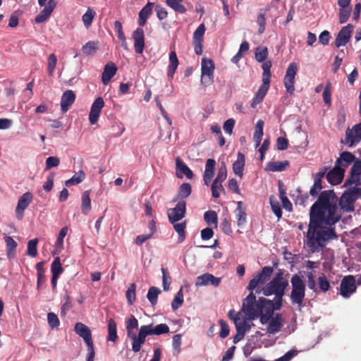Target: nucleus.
<instances>
[{
    "mask_svg": "<svg viewBox=\"0 0 361 361\" xmlns=\"http://www.w3.org/2000/svg\"><path fill=\"white\" fill-rule=\"evenodd\" d=\"M361 198V188L351 187L338 199L334 190L322 191L310 209L306 245L313 252L338 238L335 224L345 212L355 210V202Z\"/></svg>",
    "mask_w": 361,
    "mask_h": 361,
    "instance_id": "nucleus-1",
    "label": "nucleus"
},
{
    "mask_svg": "<svg viewBox=\"0 0 361 361\" xmlns=\"http://www.w3.org/2000/svg\"><path fill=\"white\" fill-rule=\"evenodd\" d=\"M273 301L265 298L256 300L253 293H250L243 301L242 311L251 320L259 318L260 323L265 324L274 315Z\"/></svg>",
    "mask_w": 361,
    "mask_h": 361,
    "instance_id": "nucleus-2",
    "label": "nucleus"
},
{
    "mask_svg": "<svg viewBox=\"0 0 361 361\" xmlns=\"http://www.w3.org/2000/svg\"><path fill=\"white\" fill-rule=\"evenodd\" d=\"M288 286V279L284 277L282 271L279 270L272 280L262 288V292L265 296L271 295H275V296L284 295L285 290Z\"/></svg>",
    "mask_w": 361,
    "mask_h": 361,
    "instance_id": "nucleus-3",
    "label": "nucleus"
},
{
    "mask_svg": "<svg viewBox=\"0 0 361 361\" xmlns=\"http://www.w3.org/2000/svg\"><path fill=\"white\" fill-rule=\"evenodd\" d=\"M272 63L271 61H264L262 64V84L257 90L255 97L251 102V107L255 108L257 104H260L266 96L270 86L271 82V68Z\"/></svg>",
    "mask_w": 361,
    "mask_h": 361,
    "instance_id": "nucleus-4",
    "label": "nucleus"
},
{
    "mask_svg": "<svg viewBox=\"0 0 361 361\" xmlns=\"http://www.w3.org/2000/svg\"><path fill=\"white\" fill-rule=\"evenodd\" d=\"M292 291L290 300L292 304L302 306L305 296V284L303 280L298 274H294L290 280Z\"/></svg>",
    "mask_w": 361,
    "mask_h": 361,
    "instance_id": "nucleus-5",
    "label": "nucleus"
},
{
    "mask_svg": "<svg viewBox=\"0 0 361 361\" xmlns=\"http://www.w3.org/2000/svg\"><path fill=\"white\" fill-rule=\"evenodd\" d=\"M274 269L271 267H264L261 272L250 281L247 289L250 293H252L257 287L264 286L269 279Z\"/></svg>",
    "mask_w": 361,
    "mask_h": 361,
    "instance_id": "nucleus-6",
    "label": "nucleus"
},
{
    "mask_svg": "<svg viewBox=\"0 0 361 361\" xmlns=\"http://www.w3.org/2000/svg\"><path fill=\"white\" fill-rule=\"evenodd\" d=\"M361 140V122L355 125L352 129L347 128L345 131V137L341 142L348 145V147H353Z\"/></svg>",
    "mask_w": 361,
    "mask_h": 361,
    "instance_id": "nucleus-7",
    "label": "nucleus"
},
{
    "mask_svg": "<svg viewBox=\"0 0 361 361\" xmlns=\"http://www.w3.org/2000/svg\"><path fill=\"white\" fill-rule=\"evenodd\" d=\"M355 278L353 275L344 276L340 285V294L345 298H349L356 291Z\"/></svg>",
    "mask_w": 361,
    "mask_h": 361,
    "instance_id": "nucleus-8",
    "label": "nucleus"
},
{
    "mask_svg": "<svg viewBox=\"0 0 361 361\" xmlns=\"http://www.w3.org/2000/svg\"><path fill=\"white\" fill-rule=\"evenodd\" d=\"M298 72V66L295 62L290 63L286 72L283 79V82L286 91L290 94H292L295 91V77Z\"/></svg>",
    "mask_w": 361,
    "mask_h": 361,
    "instance_id": "nucleus-9",
    "label": "nucleus"
},
{
    "mask_svg": "<svg viewBox=\"0 0 361 361\" xmlns=\"http://www.w3.org/2000/svg\"><path fill=\"white\" fill-rule=\"evenodd\" d=\"M186 214V202L184 200L179 201L176 207L168 210V218L170 223L178 222L183 219Z\"/></svg>",
    "mask_w": 361,
    "mask_h": 361,
    "instance_id": "nucleus-10",
    "label": "nucleus"
},
{
    "mask_svg": "<svg viewBox=\"0 0 361 361\" xmlns=\"http://www.w3.org/2000/svg\"><path fill=\"white\" fill-rule=\"evenodd\" d=\"M214 64L211 59H202L201 63V81L204 84L213 81Z\"/></svg>",
    "mask_w": 361,
    "mask_h": 361,
    "instance_id": "nucleus-11",
    "label": "nucleus"
},
{
    "mask_svg": "<svg viewBox=\"0 0 361 361\" xmlns=\"http://www.w3.org/2000/svg\"><path fill=\"white\" fill-rule=\"evenodd\" d=\"M353 28L354 27L351 24H348L341 28L334 42L336 47L345 46L349 42Z\"/></svg>",
    "mask_w": 361,
    "mask_h": 361,
    "instance_id": "nucleus-12",
    "label": "nucleus"
},
{
    "mask_svg": "<svg viewBox=\"0 0 361 361\" xmlns=\"http://www.w3.org/2000/svg\"><path fill=\"white\" fill-rule=\"evenodd\" d=\"M361 176V159H355L350 170L349 177L345 180L343 186L348 187L352 185V183L359 181Z\"/></svg>",
    "mask_w": 361,
    "mask_h": 361,
    "instance_id": "nucleus-13",
    "label": "nucleus"
},
{
    "mask_svg": "<svg viewBox=\"0 0 361 361\" xmlns=\"http://www.w3.org/2000/svg\"><path fill=\"white\" fill-rule=\"evenodd\" d=\"M221 279L216 277L212 274L206 273L197 277L195 281V286H204L212 285L215 287L219 286Z\"/></svg>",
    "mask_w": 361,
    "mask_h": 361,
    "instance_id": "nucleus-14",
    "label": "nucleus"
},
{
    "mask_svg": "<svg viewBox=\"0 0 361 361\" xmlns=\"http://www.w3.org/2000/svg\"><path fill=\"white\" fill-rule=\"evenodd\" d=\"M104 106V102L102 97H97L91 106L89 114V120L91 124H95L99 119L100 112Z\"/></svg>",
    "mask_w": 361,
    "mask_h": 361,
    "instance_id": "nucleus-15",
    "label": "nucleus"
},
{
    "mask_svg": "<svg viewBox=\"0 0 361 361\" xmlns=\"http://www.w3.org/2000/svg\"><path fill=\"white\" fill-rule=\"evenodd\" d=\"M146 325L141 326L139 329L138 334L135 337L134 341L132 342V350L137 353L141 350L142 345L145 343L146 337L150 336Z\"/></svg>",
    "mask_w": 361,
    "mask_h": 361,
    "instance_id": "nucleus-16",
    "label": "nucleus"
},
{
    "mask_svg": "<svg viewBox=\"0 0 361 361\" xmlns=\"http://www.w3.org/2000/svg\"><path fill=\"white\" fill-rule=\"evenodd\" d=\"M344 174L345 169L335 165V166L326 174V179L331 185H338L343 181Z\"/></svg>",
    "mask_w": 361,
    "mask_h": 361,
    "instance_id": "nucleus-17",
    "label": "nucleus"
},
{
    "mask_svg": "<svg viewBox=\"0 0 361 361\" xmlns=\"http://www.w3.org/2000/svg\"><path fill=\"white\" fill-rule=\"evenodd\" d=\"M134 40L135 51L137 54H142L145 48V34L142 27L137 28L132 35Z\"/></svg>",
    "mask_w": 361,
    "mask_h": 361,
    "instance_id": "nucleus-18",
    "label": "nucleus"
},
{
    "mask_svg": "<svg viewBox=\"0 0 361 361\" xmlns=\"http://www.w3.org/2000/svg\"><path fill=\"white\" fill-rule=\"evenodd\" d=\"M56 6V1L55 0H49L47 5L35 18V22L36 23L45 22L49 18Z\"/></svg>",
    "mask_w": 361,
    "mask_h": 361,
    "instance_id": "nucleus-19",
    "label": "nucleus"
},
{
    "mask_svg": "<svg viewBox=\"0 0 361 361\" xmlns=\"http://www.w3.org/2000/svg\"><path fill=\"white\" fill-rule=\"evenodd\" d=\"M74 330L78 335L84 339L87 345L93 343L91 331L88 326L81 322H78L75 325Z\"/></svg>",
    "mask_w": 361,
    "mask_h": 361,
    "instance_id": "nucleus-20",
    "label": "nucleus"
},
{
    "mask_svg": "<svg viewBox=\"0 0 361 361\" xmlns=\"http://www.w3.org/2000/svg\"><path fill=\"white\" fill-rule=\"evenodd\" d=\"M267 326V332L271 334H275L281 331L283 326V318L281 314L277 313L269 321Z\"/></svg>",
    "mask_w": 361,
    "mask_h": 361,
    "instance_id": "nucleus-21",
    "label": "nucleus"
},
{
    "mask_svg": "<svg viewBox=\"0 0 361 361\" xmlns=\"http://www.w3.org/2000/svg\"><path fill=\"white\" fill-rule=\"evenodd\" d=\"M355 159H357L353 153L345 151L340 154V157L336 161V166H338L345 169V168L353 164Z\"/></svg>",
    "mask_w": 361,
    "mask_h": 361,
    "instance_id": "nucleus-22",
    "label": "nucleus"
},
{
    "mask_svg": "<svg viewBox=\"0 0 361 361\" xmlns=\"http://www.w3.org/2000/svg\"><path fill=\"white\" fill-rule=\"evenodd\" d=\"M75 100V94L72 90H66L65 91L61 97V111L65 113L66 112L71 105L74 103Z\"/></svg>",
    "mask_w": 361,
    "mask_h": 361,
    "instance_id": "nucleus-23",
    "label": "nucleus"
},
{
    "mask_svg": "<svg viewBox=\"0 0 361 361\" xmlns=\"http://www.w3.org/2000/svg\"><path fill=\"white\" fill-rule=\"evenodd\" d=\"M216 161L214 159H208L206 161L205 170L203 175L204 183L209 185L214 175Z\"/></svg>",
    "mask_w": 361,
    "mask_h": 361,
    "instance_id": "nucleus-24",
    "label": "nucleus"
},
{
    "mask_svg": "<svg viewBox=\"0 0 361 361\" xmlns=\"http://www.w3.org/2000/svg\"><path fill=\"white\" fill-rule=\"evenodd\" d=\"M117 71V67L113 62L107 63L104 69V72L102 75V80L104 85H106L111 80V79L116 75Z\"/></svg>",
    "mask_w": 361,
    "mask_h": 361,
    "instance_id": "nucleus-25",
    "label": "nucleus"
},
{
    "mask_svg": "<svg viewBox=\"0 0 361 361\" xmlns=\"http://www.w3.org/2000/svg\"><path fill=\"white\" fill-rule=\"evenodd\" d=\"M176 176L178 178H183V175L191 179L193 177V173L190 168L181 160L180 157L176 159Z\"/></svg>",
    "mask_w": 361,
    "mask_h": 361,
    "instance_id": "nucleus-26",
    "label": "nucleus"
},
{
    "mask_svg": "<svg viewBox=\"0 0 361 361\" xmlns=\"http://www.w3.org/2000/svg\"><path fill=\"white\" fill-rule=\"evenodd\" d=\"M154 3L148 2L139 12L138 23L140 27L145 25L148 18L152 13Z\"/></svg>",
    "mask_w": 361,
    "mask_h": 361,
    "instance_id": "nucleus-27",
    "label": "nucleus"
},
{
    "mask_svg": "<svg viewBox=\"0 0 361 361\" xmlns=\"http://www.w3.org/2000/svg\"><path fill=\"white\" fill-rule=\"evenodd\" d=\"M179 61L174 50L171 51L169 54V64L167 68V76L170 79H173L174 73L178 66Z\"/></svg>",
    "mask_w": 361,
    "mask_h": 361,
    "instance_id": "nucleus-28",
    "label": "nucleus"
},
{
    "mask_svg": "<svg viewBox=\"0 0 361 361\" xmlns=\"http://www.w3.org/2000/svg\"><path fill=\"white\" fill-rule=\"evenodd\" d=\"M245 166V155L241 153H238L237 160L233 164V171L235 175L240 178L243 176V169Z\"/></svg>",
    "mask_w": 361,
    "mask_h": 361,
    "instance_id": "nucleus-29",
    "label": "nucleus"
},
{
    "mask_svg": "<svg viewBox=\"0 0 361 361\" xmlns=\"http://www.w3.org/2000/svg\"><path fill=\"white\" fill-rule=\"evenodd\" d=\"M148 331L151 335H161L169 332V327L166 324H160L157 326H154L153 324L146 325Z\"/></svg>",
    "mask_w": 361,
    "mask_h": 361,
    "instance_id": "nucleus-30",
    "label": "nucleus"
},
{
    "mask_svg": "<svg viewBox=\"0 0 361 361\" xmlns=\"http://www.w3.org/2000/svg\"><path fill=\"white\" fill-rule=\"evenodd\" d=\"M227 177V170L226 164L223 162L218 170V173L215 179L214 180V185L219 184V190L224 191V188L222 185V183L226 180Z\"/></svg>",
    "mask_w": 361,
    "mask_h": 361,
    "instance_id": "nucleus-31",
    "label": "nucleus"
},
{
    "mask_svg": "<svg viewBox=\"0 0 361 361\" xmlns=\"http://www.w3.org/2000/svg\"><path fill=\"white\" fill-rule=\"evenodd\" d=\"M289 166V161H270L267 163L266 170L270 171H283Z\"/></svg>",
    "mask_w": 361,
    "mask_h": 361,
    "instance_id": "nucleus-32",
    "label": "nucleus"
},
{
    "mask_svg": "<svg viewBox=\"0 0 361 361\" xmlns=\"http://www.w3.org/2000/svg\"><path fill=\"white\" fill-rule=\"evenodd\" d=\"M263 127H264V121L262 120H258L255 129V133L253 135V140L255 142V147H258L260 144L263 136Z\"/></svg>",
    "mask_w": 361,
    "mask_h": 361,
    "instance_id": "nucleus-33",
    "label": "nucleus"
},
{
    "mask_svg": "<svg viewBox=\"0 0 361 361\" xmlns=\"http://www.w3.org/2000/svg\"><path fill=\"white\" fill-rule=\"evenodd\" d=\"M192 192V188L190 183H184L179 187L177 196L174 198L173 202L177 201L179 199H185L188 197Z\"/></svg>",
    "mask_w": 361,
    "mask_h": 361,
    "instance_id": "nucleus-34",
    "label": "nucleus"
},
{
    "mask_svg": "<svg viewBox=\"0 0 361 361\" xmlns=\"http://www.w3.org/2000/svg\"><path fill=\"white\" fill-rule=\"evenodd\" d=\"M114 30L117 32V36H118V39L121 42V47L124 49H128V44L126 42V38L125 34L123 30L122 23L120 21H118V20L115 21Z\"/></svg>",
    "mask_w": 361,
    "mask_h": 361,
    "instance_id": "nucleus-35",
    "label": "nucleus"
},
{
    "mask_svg": "<svg viewBox=\"0 0 361 361\" xmlns=\"http://www.w3.org/2000/svg\"><path fill=\"white\" fill-rule=\"evenodd\" d=\"M90 195V190H86L82 193V195L81 209L84 214H88L92 208Z\"/></svg>",
    "mask_w": 361,
    "mask_h": 361,
    "instance_id": "nucleus-36",
    "label": "nucleus"
},
{
    "mask_svg": "<svg viewBox=\"0 0 361 361\" xmlns=\"http://www.w3.org/2000/svg\"><path fill=\"white\" fill-rule=\"evenodd\" d=\"M108 341L116 342L118 339L116 323L113 319L108 321Z\"/></svg>",
    "mask_w": 361,
    "mask_h": 361,
    "instance_id": "nucleus-37",
    "label": "nucleus"
},
{
    "mask_svg": "<svg viewBox=\"0 0 361 361\" xmlns=\"http://www.w3.org/2000/svg\"><path fill=\"white\" fill-rule=\"evenodd\" d=\"M238 226L244 225L246 222V213L243 209V202H238V207L235 211Z\"/></svg>",
    "mask_w": 361,
    "mask_h": 361,
    "instance_id": "nucleus-38",
    "label": "nucleus"
},
{
    "mask_svg": "<svg viewBox=\"0 0 361 361\" xmlns=\"http://www.w3.org/2000/svg\"><path fill=\"white\" fill-rule=\"evenodd\" d=\"M99 47V42L97 41H90L87 42L82 47V53L85 55L90 56L94 54Z\"/></svg>",
    "mask_w": 361,
    "mask_h": 361,
    "instance_id": "nucleus-39",
    "label": "nucleus"
},
{
    "mask_svg": "<svg viewBox=\"0 0 361 361\" xmlns=\"http://www.w3.org/2000/svg\"><path fill=\"white\" fill-rule=\"evenodd\" d=\"M282 183L281 181H279V196L282 202V204L283 208L287 211H291L293 209L292 204L288 200V198L286 196V191L283 190L282 187Z\"/></svg>",
    "mask_w": 361,
    "mask_h": 361,
    "instance_id": "nucleus-40",
    "label": "nucleus"
},
{
    "mask_svg": "<svg viewBox=\"0 0 361 361\" xmlns=\"http://www.w3.org/2000/svg\"><path fill=\"white\" fill-rule=\"evenodd\" d=\"M85 178V173L83 171L80 170L78 172L75 173L72 178L67 180L65 183L67 187H70L73 185H77L80 183Z\"/></svg>",
    "mask_w": 361,
    "mask_h": 361,
    "instance_id": "nucleus-41",
    "label": "nucleus"
},
{
    "mask_svg": "<svg viewBox=\"0 0 361 361\" xmlns=\"http://www.w3.org/2000/svg\"><path fill=\"white\" fill-rule=\"evenodd\" d=\"M183 0H166V4L167 6L173 8L175 11L179 13H185L186 8L182 4Z\"/></svg>",
    "mask_w": 361,
    "mask_h": 361,
    "instance_id": "nucleus-42",
    "label": "nucleus"
},
{
    "mask_svg": "<svg viewBox=\"0 0 361 361\" xmlns=\"http://www.w3.org/2000/svg\"><path fill=\"white\" fill-rule=\"evenodd\" d=\"M173 224L174 229L178 234V242L182 243L185 238V228H186V222L181 223H171Z\"/></svg>",
    "mask_w": 361,
    "mask_h": 361,
    "instance_id": "nucleus-43",
    "label": "nucleus"
},
{
    "mask_svg": "<svg viewBox=\"0 0 361 361\" xmlns=\"http://www.w3.org/2000/svg\"><path fill=\"white\" fill-rule=\"evenodd\" d=\"M234 324L235 326L236 331L242 332L245 334L251 328V325L247 322L245 319H241L240 318H237V319H235Z\"/></svg>",
    "mask_w": 361,
    "mask_h": 361,
    "instance_id": "nucleus-44",
    "label": "nucleus"
},
{
    "mask_svg": "<svg viewBox=\"0 0 361 361\" xmlns=\"http://www.w3.org/2000/svg\"><path fill=\"white\" fill-rule=\"evenodd\" d=\"M204 221L209 226H214L217 227L218 224V216L215 211H207L204 214Z\"/></svg>",
    "mask_w": 361,
    "mask_h": 361,
    "instance_id": "nucleus-45",
    "label": "nucleus"
},
{
    "mask_svg": "<svg viewBox=\"0 0 361 361\" xmlns=\"http://www.w3.org/2000/svg\"><path fill=\"white\" fill-rule=\"evenodd\" d=\"M95 15V11L91 8H88L85 14H83L82 20L86 28H89L91 26Z\"/></svg>",
    "mask_w": 361,
    "mask_h": 361,
    "instance_id": "nucleus-46",
    "label": "nucleus"
},
{
    "mask_svg": "<svg viewBox=\"0 0 361 361\" xmlns=\"http://www.w3.org/2000/svg\"><path fill=\"white\" fill-rule=\"evenodd\" d=\"M161 293L159 288L152 286L150 287L147 298L152 305H155L157 302L158 295Z\"/></svg>",
    "mask_w": 361,
    "mask_h": 361,
    "instance_id": "nucleus-47",
    "label": "nucleus"
},
{
    "mask_svg": "<svg viewBox=\"0 0 361 361\" xmlns=\"http://www.w3.org/2000/svg\"><path fill=\"white\" fill-rule=\"evenodd\" d=\"M51 270L52 275L59 276L62 272L63 271V269L62 267L60 258L59 257H56L51 267Z\"/></svg>",
    "mask_w": 361,
    "mask_h": 361,
    "instance_id": "nucleus-48",
    "label": "nucleus"
},
{
    "mask_svg": "<svg viewBox=\"0 0 361 361\" xmlns=\"http://www.w3.org/2000/svg\"><path fill=\"white\" fill-rule=\"evenodd\" d=\"M38 238H34L28 241L27 255L35 257L37 255Z\"/></svg>",
    "mask_w": 361,
    "mask_h": 361,
    "instance_id": "nucleus-49",
    "label": "nucleus"
},
{
    "mask_svg": "<svg viewBox=\"0 0 361 361\" xmlns=\"http://www.w3.org/2000/svg\"><path fill=\"white\" fill-rule=\"evenodd\" d=\"M268 56L267 47H257L255 50V59L258 62H264Z\"/></svg>",
    "mask_w": 361,
    "mask_h": 361,
    "instance_id": "nucleus-50",
    "label": "nucleus"
},
{
    "mask_svg": "<svg viewBox=\"0 0 361 361\" xmlns=\"http://www.w3.org/2000/svg\"><path fill=\"white\" fill-rule=\"evenodd\" d=\"M47 322L49 326L52 329H58L60 325V321L58 316L54 312L47 314Z\"/></svg>",
    "mask_w": 361,
    "mask_h": 361,
    "instance_id": "nucleus-51",
    "label": "nucleus"
},
{
    "mask_svg": "<svg viewBox=\"0 0 361 361\" xmlns=\"http://www.w3.org/2000/svg\"><path fill=\"white\" fill-rule=\"evenodd\" d=\"M183 303V293L182 288L176 293L171 302V307L173 310H178Z\"/></svg>",
    "mask_w": 361,
    "mask_h": 361,
    "instance_id": "nucleus-52",
    "label": "nucleus"
},
{
    "mask_svg": "<svg viewBox=\"0 0 361 361\" xmlns=\"http://www.w3.org/2000/svg\"><path fill=\"white\" fill-rule=\"evenodd\" d=\"M136 285L135 283H133L130 285L128 287L127 291H126V298L130 305H132L136 299Z\"/></svg>",
    "mask_w": 361,
    "mask_h": 361,
    "instance_id": "nucleus-53",
    "label": "nucleus"
},
{
    "mask_svg": "<svg viewBox=\"0 0 361 361\" xmlns=\"http://www.w3.org/2000/svg\"><path fill=\"white\" fill-rule=\"evenodd\" d=\"M331 84L330 82H328L324 87V92H323V99L324 103L330 106L331 104Z\"/></svg>",
    "mask_w": 361,
    "mask_h": 361,
    "instance_id": "nucleus-54",
    "label": "nucleus"
},
{
    "mask_svg": "<svg viewBox=\"0 0 361 361\" xmlns=\"http://www.w3.org/2000/svg\"><path fill=\"white\" fill-rule=\"evenodd\" d=\"M269 200L273 212L277 216L278 219H281L282 216V211L279 202L277 200H274L272 197L269 198Z\"/></svg>",
    "mask_w": 361,
    "mask_h": 361,
    "instance_id": "nucleus-55",
    "label": "nucleus"
},
{
    "mask_svg": "<svg viewBox=\"0 0 361 361\" xmlns=\"http://www.w3.org/2000/svg\"><path fill=\"white\" fill-rule=\"evenodd\" d=\"M60 164V159L57 157H49L46 159L45 170H49L53 167H57Z\"/></svg>",
    "mask_w": 361,
    "mask_h": 361,
    "instance_id": "nucleus-56",
    "label": "nucleus"
},
{
    "mask_svg": "<svg viewBox=\"0 0 361 361\" xmlns=\"http://www.w3.org/2000/svg\"><path fill=\"white\" fill-rule=\"evenodd\" d=\"M206 30V27L203 23L200 24L193 34L194 41H203V37Z\"/></svg>",
    "mask_w": 361,
    "mask_h": 361,
    "instance_id": "nucleus-57",
    "label": "nucleus"
},
{
    "mask_svg": "<svg viewBox=\"0 0 361 361\" xmlns=\"http://www.w3.org/2000/svg\"><path fill=\"white\" fill-rule=\"evenodd\" d=\"M57 63V58L54 54H51L49 56L48 58V73L49 75H52L54 69L56 68Z\"/></svg>",
    "mask_w": 361,
    "mask_h": 361,
    "instance_id": "nucleus-58",
    "label": "nucleus"
},
{
    "mask_svg": "<svg viewBox=\"0 0 361 361\" xmlns=\"http://www.w3.org/2000/svg\"><path fill=\"white\" fill-rule=\"evenodd\" d=\"M351 13V8H343L339 9V22L345 23L349 18Z\"/></svg>",
    "mask_w": 361,
    "mask_h": 361,
    "instance_id": "nucleus-59",
    "label": "nucleus"
},
{
    "mask_svg": "<svg viewBox=\"0 0 361 361\" xmlns=\"http://www.w3.org/2000/svg\"><path fill=\"white\" fill-rule=\"evenodd\" d=\"M319 289L323 292H326L330 288V283L325 275L320 276L318 279Z\"/></svg>",
    "mask_w": 361,
    "mask_h": 361,
    "instance_id": "nucleus-60",
    "label": "nucleus"
},
{
    "mask_svg": "<svg viewBox=\"0 0 361 361\" xmlns=\"http://www.w3.org/2000/svg\"><path fill=\"white\" fill-rule=\"evenodd\" d=\"M219 323L221 326L219 336L222 338H225L229 334V332H230L229 326L225 320L220 319L219 321Z\"/></svg>",
    "mask_w": 361,
    "mask_h": 361,
    "instance_id": "nucleus-61",
    "label": "nucleus"
},
{
    "mask_svg": "<svg viewBox=\"0 0 361 361\" xmlns=\"http://www.w3.org/2000/svg\"><path fill=\"white\" fill-rule=\"evenodd\" d=\"M68 233V227H63L59 233V236L57 238L56 245L57 247L62 248L63 245V239Z\"/></svg>",
    "mask_w": 361,
    "mask_h": 361,
    "instance_id": "nucleus-62",
    "label": "nucleus"
},
{
    "mask_svg": "<svg viewBox=\"0 0 361 361\" xmlns=\"http://www.w3.org/2000/svg\"><path fill=\"white\" fill-rule=\"evenodd\" d=\"M161 272H162V282H163V288L164 290H168L169 288V284L171 283V278L168 276V271L167 270L162 267L161 268Z\"/></svg>",
    "mask_w": 361,
    "mask_h": 361,
    "instance_id": "nucleus-63",
    "label": "nucleus"
},
{
    "mask_svg": "<svg viewBox=\"0 0 361 361\" xmlns=\"http://www.w3.org/2000/svg\"><path fill=\"white\" fill-rule=\"evenodd\" d=\"M276 146L279 150H285L288 147V140L284 137H279L276 140Z\"/></svg>",
    "mask_w": 361,
    "mask_h": 361,
    "instance_id": "nucleus-64",
    "label": "nucleus"
}]
</instances>
